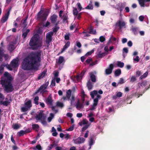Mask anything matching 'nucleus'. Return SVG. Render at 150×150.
Returning <instances> with one entry per match:
<instances>
[{
    "label": "nucleus",
    "instance_id": "obj_64",
    "mask_svg": "<svg viewBox=\"0 0 150 150\" xmlns=\"http://www.w3.org/2000/svg\"><path fill=\"white\" fill-rule=\"evenodd\" d=\"M36 149H37L38 150H42V148L41 147V146L40 144L37 145L36 146Z\"/></svg>",
    "mask_w": 150,
    "mask_h": 150
},
{
    "label": "nucleus",
    "instance_id": "obj_15",
    "mask_svg": "<svg viewBox=\"0 0 150 150\" xmlns=\"http://www.w3.org/2000/svg\"><path fill=\"white\" fill-rule=\"evenodd\" d=\"M58 16L55 14L53 15L50 17L51 22L52 24H55L57 20Z\"/></svg>",
    "mask_w": 150,
    "mask_h": 150
},
{
    "label": "nucleus",
    "instance_id": "obj_49",
    "mask_svg": "<svg viewBox=\"0 0 150 150\" xmlns=\"http://www.w3.org/2000/svg\"><path fill=\"white\" fill-rule=\"evenodd\" d=\"M55 79H53L52 80L51 84L50 85V86H51V87L54 86H55Z\"/></svg>",
    "mask_w": 150,
    "mask_h": 150
},
{
    "label": "nucleus",
    "instance_id": "obj_23",
    "mask_svg": "<svg viewBox=\"0 0 150 150\" xmlns=\"http://www.w3.org/2000/svg\"><path fill=\"white\" fill-rule=\"evenodd\" d=\"M70 44V42L69 41H68L64 46L63 48L62 49L61 52V53H62L66 49L68 48Z\"/></svg>",
    "mask_w": 150,
    "mask_h": 150
},
{
    "label": "nucleus",
    "instance_id": "obj_36",
    "mask_svg": "<svg viewBox=\"0 0 150 150\" xmlns=\"http://www.w3.org/2000/svg\"><path fill=\"white\" fill-rule=\"evenodd\" d=\"M86 72V71L84 70H83L81 74L77 76V79H79V77H81V78H82L84 75L85 72Z\"/></svg>",
    "mask_w": 150,
    "mask_h": 150
},
{
    "label": "nucleus",
    "instance_id": "obj_48",
    "mask_svg": "<svg viewBox=\"0 0 150 150\" xmlns=\"http://www.w3.org/2000/svg\"><path fill=\"white\" fill-rule=\"evenodd\" d=\"M63 22H66V23H67L68 22V21H67V20L68 19L67 16L66 15H64L63 16Z\"/></svg>",
    "mask_w": 150,
    "mask_h": 150
},
{
    "label": "nucleus",
    "instance_id": "obj_51",
    "mask_svg": "<svg viewBox=\"0 0 150 150\" xmlns=\"http://www.w3.org/2000/svg\"><path fill=\"white\" fill-rule=\"evenodd\" d=\"M116 40V38L114 37L112 35L111 36L109 39V42H112L113 41H115Z\"/></svg>",
    "mask_w": 150,
    "mask_h": 150
},
{
    "label": "nucleus",
    "instance_id": "obj_21",
    "mask_svg": "<svg viewBox=\"0 0 150 150\" xmlns=\"http://www.w3.org/2000/svg\"><path fill=\"white\" fill-rule=\"evenodd\" d=\"M19 25L20 26L23 27V29L25 28L27 26V21L22 19L21 20Z\"/></svg>",
    "mask_w": 150,
    "mask_h": 150
},
{
    "label": "nucleus",
    "instance_id": "obj_61",
    "mask_svg": "<svg viewBox=\"0 0 150 150\" xmlns=\"http://www.w3.org/2000/svg\"><path fill=\"white\" fill-rule=\"evenodd\" d=\"M89 127V125H86L83 126V127L82 128L81 130L82 131H84L85 130H86Z\"/></svg>",
    "mask_w": 150,
    "mask_h": 150
},
{
    "label": "nucleus",
    "instance_id": "obj_29",
    "mask_svg": "<svg viewBox=\"0 0 150 150\" xmlns=\"http://www.w3.org/2000/svg\"><path fill=\"white\" fill-rule=\"evenodd\" d=\"M98 94V91L96 90H94L93 91H91L90 93V95L92 98L93 99L94 98V96L97 95Z\"/></svg>",
    "mask_w": 150,
    "mask_h": 150
},
{
    "label": "nucleus",
    "instance_id": "obj_14",
    "mask_svg": "<svg viewBox=\"0 0 150 150\" xmlns=\"http://www.w3.org/2000/svg\"><path fill=\"white\" fill-rule=\"evenodd\" d=\"M18 60L14 59L12 60L11 62V67L13 68H15L18 66Z\"/></svg>",
    "mask_w": 150,
    "mask_h": 150
},
{
    "label": "nucleus",
    "instance_id": "obj_32",
    "mask_svg": "<svg viewBox=\"0 0 150 150\" xmlns=\"http://www.w3.org/2000/svg\"><path fill=\"white\" fill-rule=\"evenodd\" d=\"M121 73V70L120 69H118L115 71V76H120Z\"/></svg>",
    "mask_w": 150,
    "mask_h": 150
},
{
    "label": "nucleus",
    "instance_id": "obj_60",
    "mask_svg": "<svg viewBox=\"0 0 150 150\" xmlns=\"http://www.w3.org/2000/svg\"><path fill=\"white\" fill-rule=\"evenodd\" d=\"M96 106L97 105L93 103L91 107L90 108V110H94L96 109Z\"/></svg>",
    "mask_w": 150,
    "mask_h": 150
},
{
    "label": "nucleus",
    "instance_id": "obj_26",
    "mask_svg": "<svg viewBox=\"0 0 150 150\" xmlns=\"http://www.w3.org/2000/svg\"><path fill=\"white\" fill-rule=\"evenodd\" d=\"M45 86L43 84L39 88V89L38 90L34 93V95L38 93L40 91H42L43 90H45L47 88H45Z\"/></svg>",
    "mask_w": 150,
    "mask_h": 150
},
{
    "label": "nucleus",
    "instance_id": "obj_24",
    "mask_svg": "<svg viewBox=\"0 0 150 150\" xmlns=\"http://www.w3.org/2000/svg\"><path fill=\"white\" fill-rule=\"evenodd\" d=\"M30 31V30L29 29H28L26 30L25 32H24L23 29L22 30V37H23V39H25L26 38L28 33Z\"/></svg>",
    "mask_w": 150,
    "mask_h": 150
},
{
    "label": "nucleus",
    "instance_id": "obj_5",
    "mask_svg": "<svg viewBox=\"0 0 150 150\" xmlns=\"http://www.w3.org/2000/svg\"><path fill=\"white\" fill-rule=\"evenodd\" d=\"M42 13V11H40L37 15V18L39 20H41L42 21H45L48 16V14L46 13H44L41 15Z\"/></svg>",
    "mask_w": 150,
    "mask_h": 150
},
{
    "label": "nucleus",
    "instance_id": "obj_33",
    "mask_svg": "<svg viewBox=\"0 0 150 150\" xmlns=\"http://www.w3.org/2000/svg\"><path fill=\"white\" fill-rule=\"evenodd\" d=\"M21 126V125L20 124L16 123L12 125V128L14 129H19Z\"/></svg>",
    "mask_w": 150,
    "mask_h": 150
},
{
    "label": "nucleus",
    "instance_id": "obj_41",
    "mask_svg": "<svg viewBox=\"0 0 150 150\" xmlns=\"http://www.w3.org/2000/svg\"><path fill=\"white\" fill-rule=\"evenodd\" d=\"M79 13V11L77 10V9L76 8H73V14L74 16H76L78 15Z\"/></svg>",
    "mask_w": 150,
    "mask_h": 150
},
{
    "label": "nucleus",
    "instance_id": "obj_28",
    "mask_svg": "<svg viewBox=\"0 0 150 150\" xmlns=\"http://www.w3.org/2000/svg\"><path fill=\"white\" fill-rule=\"evenodd\" d=\"M107 54H106L105 52H104L101 53V52H100L97 54V57L98 58H101L105 56Z\"/></svg>",
    "mask_w": 150,
    "mask_h": 150
},
{
    "label": "nucleus",
    "instance_id": "obj_39",
    "mask_svg": "<svg viewBox=\"0 0 150 150\" xmlns=\"http://www.w3.org/2000/svg\"><path fill=\"white\" fill-rule=\"evenodd\" d=\"M71 101L70 104L71 105H72L73 104V103L75 101V96L73 94H72L71 96V99L70 98V100Z\"/></svg>",
    "mask_w": 150,
    "mask_h": 150
},
{
    "label": "nucleus",
    "instance_id": "obj_12",
    "mask_svg": "<svg viewBox=\"0 0 150 150\" xmlns=\"http://www.w3.org/2000/svg\"><path fill=\"white\" fill-rule=\"evenodd\" d=\"M10 14V11H8L5 13L4 16H3L1 20V23H4L6 22L8 18V16Z\"/></svg>",
    "mask_w": 150,
    "mask_h": 150
},
{
    "label": "nucleus",
    "instance_id": "obj_6",
    "mask_svg": "<svg viewBox=\"0 0 150 150\" xmlns=\"http://www.w3.org/2000/svg\"><path fill=\"white\" fill-rule=\"evenodd\" d=\"M4 78L3 79L1 80V83H4L5 81H11L12 80V78L11 75L9 74V73L7 72H5L4 74Z\"/></svg>",
    "mask_w": 150,
    "mask_h": 150
},
{
    "label": "nucleus",
    "instance_id": "obj_34",
    "mask_svg": "<svg viewBox=\"0 0 150 150\" xmlns=\"http://www.w3.org/2000/svg\"><path fill=\"white\" fill-rule=\"evenodd\" d=\"M140 6L142 7H145V0H138Z\"/></svg>",
    "mask_w": 150,
    "mask_h": 150
},
{
    "label": "nucleus",
    "instance_id": "obj_22",
    "mask_svg": "<svg viewBox=\"0 0 150 150\" xmlns=\"http://www.w3.org/2000/svg\"><path fill=\"white\" fill-rule=\"evenodd\" d=\"M6 100H5L4 101H3L2 100V101L1 102V103H0V104L1 105H4L7 106H8L11 103V102L12 101L11 99V98L10 99V101H7L8 100V98H6Z\"/></svg>",
    "mask_w": 150,
    "mask_h": 150
},
{
    "label": "nucleus",
    "instance_id": "obj_58",
    "mask_svg": "<svg viewBox=\"0 0 150 150\" xmlns=\"http://www.w3.org/2000/svg\"><path fill=\"white\" fill-rule=\"evenodd\" d=\"M32 126L33 129H37L39 127V126L38 124H33Z\"/></svg>",
    "mask_w": 150,
    "mask_h": 150
},
{
    "label": "nucleus",
    "instance_id": "obj_40",
    "mask_svg": "<svg viewBox=\"0 0 150 150\" xmlns=\"http://www.w3.org/2000/svg\"><path fill=\"white\" fill-rule=\"evenodd\" d=\"M132 30L135 35H137L138 34L137 28L136 27H132Z\"/></svg>",
    "mask_w": 150,
    "mask_h": 150
},
{
    "label": "nucleus",
    "instance_id": "obj_2",
    "mask_svg": "<svg viewBox=\"0 0 150 150\" xmlns=\"http://www.w3.org/2000/svg\"><path fill=\"white\" fill-rule=\"evenodd\" d=\"M29 45L31 47L35 46L37 48L41 47L42 46V42L39 40V37L37 35H34L31 38Z\"/></svg>",
    "mask_w": 150,
    "mask_h": 150
},
{
    "label": "nucleus",
    "instance_id": "obj_54",
    "mask_svg": "<svg viewBox=\"0 0 150 150\" xmlns=\"http://www.w3.org/2000/svg\"><path fill=\"white\" fill-rule=\"evenodd\" d=\"M94 142L93 139L91 138L90 139V141L89 142V146H92Z\"/></svg>",
    "mask_w": 150,
    "mask_h": 150
},
{
    "label": "nucleus",
    "instance_id": "obj_43",
    "mask_svg": "<svg viewBox=\"0 0 150 150\" xmlns=\"http://www.w3.org/2000/svg\"><path fill=\"white\" fill-rule=\"evenodd\" d=\"M85 8L89 10H92L93 8V6L91 4H89L85 7Z\"/></svg>",
    "mask_w": 150,
    "mask_h": 150
},
{
    "label": "nucleus",
    "instance_id": "obj_18",
    "mask_svg": "<svg viewBox=\"0 0 150 150\" xmlns=\"http://www.w3.org/2000/svg\"><path fill=\"white\" fill-rule=\"evenodd\" d=\"M126 6V3H120L118 5L117 9L120 10V12H121L122 11L123 9Z\"/></svg>",
    "mask_w": 150,
    "mask_h": 150
},
{
    "label": "nucleus",
    "instance_id": "obj_47",
    "mask_svg": "<svg viewBox=\"0 0 150 150\" xmlns=\"http://www.w3.org/2000/svg\"><path fill=\"white\" fill-rule=\"evenodd\" d=\"M39 97L38 96L35 97L34 99V103L35 104L37 105L38 104V100H39Z\"/></svg>",
    "mask_w": 150,
    "mask_h": 150
},
{
    "label": "nucleus",
    "instance_id": "obj_53",
    "mask_svg": "<svg viewBox=\"0 0 150 150\" xmlns=\"http://www.w3.org/2000/svg\"><path fill=\"white\" fill-rule=\"evenodd\" d=\"M136 80V78L135 76H132L131 78L130 81L132 83H133Z\"/></svg>",
    "mask_w": 150,
    "mask_h": 150
},
{
    "label": "nucleus",
    "instance_id": "obj_13",
    "mask_svg": "<svg viewBox=\"0 0 150 150\" xmlns=\"http://www.w3.org/2000/svg\"><path fill=\"white\" fill-rule=\"evenodd\" d=\"M85 139L83 137H79L74 140V143L76 144H80L84 142Z\"/></svg>",
    "mask_w": 150,
    "mask_h": 150
},
{
    "label": "nucleus",
    "instance_id": "obj_7",
    "mask_svg": "<svg viewBox=\"0 0 150 150\" xmlns=\"http://www.w3.org/2000/svg\"><path fill=\"white\" fill-rule=\"evenodd\" d=\"M53 34L52 32H50L47 33L45 40V42L47 44L49 45L50 43L52 41V36Z\"/></svg>",
    "mask_w": 150,
    "mask_h": 150
},
{
    "label": "nucleus",
    "instance_id": "obj_9",
    "mask_svg": "<svg viewBox=\"0 0 150 150\" xmlns=\"http://www.w3.org/2000/svg\"><path fill=\"white\" fill-rule=\"evenodd\" d=\"M45 102L48 105H52L53 100L51 95H50L47 98L45 99Z\"/></svg>",
    "mask_w": 150,
    "mask_h": 150
},
{
    "label": "nucleus",
    "instance_id": "obj_42",
    "mask_svg": "<svg viewBox=\"0 0 150 150\" xmlns=\"http://www.w3.org/2000/svg\"><path fill=\"white\" fill-rule=\"evenodd\" d=\"M56 106L60 108H63L64 106V105L63 103L59 101H57L56 103Z\"/></svg>",
    "mask_w": 150,
    "mask_h": 150
},
{
    "label": "nucleus",
    "instance_id": "obj_19",
    "mask_svg": "<svg viewBox=\"0 0 150 150\" xmlns=\"http://www.w3.org/2000/svg\"><path fill=\"white\" fill-rule=\"evenodd\" d=\"M90 78L93 82L95 83L96 81V76L93 72H91L89 73Z\"/></svg>",
    "mask_w": 150,
    "mask_h": 150
},
{
    "label": "nucleus",
    "instance_id": "obj_52",
    "mask_svg": "<svg viewBox=\"0 0 150 150\" xmlns=\"http://www.w3.org/2000/svg\"><path fill=\"white\" fill-rule=\"evenodd\" d=\"M77 6L79 10V11H80L82 9V8L81 6V4L79 2L77 3Z\"/></svg>",
    "mask_w": 150,
    "mask_h": 150
},
{
    "label": "nucleus",
    "instance_id": "obj_55",
    "mask_svg": "<svg viewBox=\"0 0 150 150\" xmlns=\"http://www.w3.org/2000/svg\"><path fill=\"white\" fill-rule=\"evenodd\" d=\"M99 40L100 42H103L105 40V38L104 36H101L99 38Z\"/></svg>",
    "mask_w": 150,
    "mask_h": 150
},
{
    "label": "nucleus",
    "instance_id": "obj_11",
    "mask_svg": "<svg viewBox=\"0 0 150 150\" xmlns=\"http://www.w3.org/2000/svg\"><path fill=\"white\" fill-rule=\"evenodd\" d=\"M15 42H11L8 44V49L10 52H12L16 48L15 45Z\"/></svg>",
    "mask_w": 150,
    "mask_h": 150
},
{
    "label": "nucleus",
    "instance_id": "obj_44",
    "mask_svg": "<svg viewBox=\"0 0 150 150\" xmlns=\"http://www.w3.org/2000/svg\"><path fill=\"white\" fill-rule=\"evenodd\" d=\"M148 74V72H146L144 74H143V75L141 76L139 78V79H142L144 78H146Z\"/></svg>",
    "mask_w": 150,
    "mask_h": 150
},
{
    "label": "nucleus",
    "instance_id": "obj_20",
    "mask_svg": "<svg viewBox=\"0 0 150 150\" xmlns=\"http://www.w3.org/2000/svg\"><path fill=\"white\" fill-rule=\"evenodd\" d=\"M117 25L119 27L120 29H121L123 28V27L125 28V23L124 21H119L118 22Z\"/></svg>",
    "mask_w": 150,
    "mask_h": 150
},
{
    "label": "nucleus",
    "instance_id": "obj_10",
    "mask_svg": "<svg viewBox=\"0 0 150 150\" xmlns=\"http://www.w3.org/2000/svg\"><path fill=\"white\" fill-rule=\"evenodd\" d=\"M114 67L113 64H110L108 68L105 70V74L108 75L111 74L112 72Z\"/></svg>",
    "mask_w": 150,
    "mask_h": 150
},
{
    "label": "nucleus",
    "instance_id": "obj_17",
    "mask_svg": "<svg viewBox=\"0 0 150 150\" xmlns=\"http://www.w3.org/2000/svg\"><path fill=\"white\" fill-rule=\"evenodd\" d=\"M44 115V114L43 113V112L41 111L39 114L36 116L35 118L37 120H40L43 117H45Z\"/></svg>",
    "mask_w": 150,
    "mask_h": 150
},
{
    "label": "nucleus",
    "instance_id": "obj_57",
    "mask_svg": "<svg viewBox=\"0 0 150 150\" xmlns=\"http://www.w3.org/2000/svg\"><path fill=\"white\" fill-rule=\"evenodd\" d=\"M94 52L93 50H92L91 51L88 52L85 54L86 56H88L91 55Z\"/></svg>",
    "mask_w": 150,
    "mask_h": 150
},
{
    "label": "nucleus",
    "instance_id": "obj_3",
    "mask_svg": "<svg viewBox=\"0 0 150 150\" xmlns=\"http://www.w3.org/2000/svg\"><path fill=\"white\" fill-rule=\"evenodd\" d=\"M1 84L4 87L5 90L8 93L12 92L14 90L11 81H5L4 83H1Z\"/></svg>",
    "mask_w": 150,
    "mask_h": 150
},
{
    "label": "nucleus",
    "instance_id": "obj_8",
    "mask_svg": "<svg viewBox=\"0 0 150 150\" xmlns=\"http://www.w3.org/2000/svg\"><path fill=\"white\" fill-rule=\"evenodd\" d=\"M3 50L0 47V61L2 62L3 61V57H4L5 60H7L8 57V54H4L3 52Z\"/></svg>",
    "mask_w": 150,
    "mask_h": 150
},
{
    "label": "nucleus",
    "instance_id": "obj_4",
    "mask_svg": "<svg viewBox=\"0 0 150 150\" xmlns=\"http://www.w3.org/2000/svg\"><path fill=\"white\" fill-rule=\"evenodd\" d=\"M24 107H23L21 109V111L22 112H25L30 109L32 106L31 101L29 100L24 103Z\"/></svg>",
    "mask_w": 150,
    "mask_h": 150
},
{
    "label": "nucleus",
    "instance_id": "obj_50",
    "mask_svg": "<svg viewBox=\"0 0 150 150\" xmlns=\"http://www.w3.org/2000/svg\"><path fill=\"white\" fill-rule=\"evenodd\" d=\"M45 119L46 117H43V119H42L40 120L41 122V123L43 125H47V122L45 120Z\"/></svg>",
    "mask_w": 150,
    "mask_h": 150
},
{
    "label": "nucleus",
    "instance_id": "obj_16",
    "mask_svg": "<svg viewBox=\"0 0 150 150\" xmlns=\"http://www.w3.org/2000/svg\"><path fill=\"white\" fill-rule=\"evenodd\" d=\"M71 90L69 89L66 92V97H63V99L64 100H65L67 98L68 100H70L71 96Z\"/></svg>",
    "mask_w": 150,
    "mask_h": 150
},
{
    "label": "nucleus",
    "instance_id": "obj_37",
    "mask_svg": "<svg viewBox=\"0 0 150 150\" xmlns=\"http://www.w3.org/2000/svg\"><path fill=\"white\" fill-rule=\"evenodd\" d=\"M64 61V57L63 56H60L59 57L57 62L59 64H61Z\"/></svg>",
    "mask_w": 150,
    "mask_h": 150
},
{
    "label": "nucleus",
    "instance_id": "obj_1",
    "mask_svg": "<svg viewBox=\"0 0 150 150\" xmlns=\"http://www.w3.org/2000/svg\"><path fill=\"white\" fill-rule=\"evenodd\" d=\"M41 56L40 52H30L24 59L22 62V69L25 70H38L39 64L41 61Z\"/></svg>",
    "mask_w": 150,
    "mask_h": 150
},
{
    "label": "nucleus",
    "instance_id": "obj_35",
    "mask_svg": "<svg viewBox=\"0 0 150 150\" xmlns=\"http://www.w3.org/2000/svg\"><path fill=\"white\" fill-rule=\"evenodd\" d=\"M76 107L77 108H83V106L82 104H81L80 103L79 100H78L76 105Z\"/></svg>",
    "mask_w": 150,
    "mask_h": 150
},
{
    "label": "nucleus",
    "instance_id": "obj_31",
    "mask_svg": "<svg viewBox=\"0 0 150 150\" xmlns=\"http://www.w3.org/2000/svg\"><path fill=\"white\" fill-rule=\"evenodd\" d=\"M6 66V64H1L0 66V75H1L3 73L4 70V67Z\"/></svg>",
    "mask_w": 150,
    "mask_h": 150
},
{
    "label": "nucleus",
    "instance_id": "obj_30",
    "mask_svg": "<svg viewBox=\"0 0 150 150\" xmlns=\"http://www.w3.org/2000/svg\"><path fill=\"white\" fill-rule=\"evenodd\" d=\"M46 73V71H44L40 74L38 77V79L39 80L41 79V78H43L45 75Z\"/></svg>",
    "mask_w": 150,
    "mask_h": 150
},
{
    "label": "nucleus",
    "instance_id": "obj_59",
    "mask_svg": "<svg viewBox=\"0 0 150 150\" xmlns=\"http://www.w3.org/2000/svg\"><path fill=\"white\" fill-rule=\"evenodd\" d=\"M89 33L90 34H96V31L95 30L94 31L93 28H91L90 29Z\"/></svg>",
    "mask_w": 150,
    "mask_h": 150
},
{
    "label": "nucleus",
    "instance_id": "obj_38",
    "mask_svg": "<svg viewBox=\"0 0 150 150\" xmlns=\"http://www.w3.org/2000/svg\"><path fill=\"white\" fill-rule=\"evenodd\" d=\"M124 63L120 61H118L117 63V66L120 67L122 68L124 66Z\"/></svg>",
    "mask_w": 150,
    "mask_h": 150
},
{
    "label": "nucleus",
    "instance_id": "obj_46",
    "mask_svg": "<svg viewBox=\"0 0 150 150\" xmlns=\"http://www.w3.org/2000/svg\"><path fill=\"white\" fill-rule=\"evenodd\" d=\"M57 145L54 143H53L52 144H51L49 146H48V149L50 150L52 148L56 146Z\"/></svg>",
    "mask_w": 150,
    "mask_h": 150
},
{
    "label": "nucleus",
    "instance_id": "obj_45",
    "mask_svg": "<svg viewBox=\"0 0 150 150\" xmlns=\"http://www.w3.org/2000/svg\"><path fill=\"white\" fill-rule=\"evenodd\" d=\"M147 81L145 80L142 81V82L140 83V86L142 87H145L147 85Z\"/></svg>",
    "mask_w": 150,
    "mask_h": 150
},
{
    "label": "nucleus",
    "instance_id": "obj_56",
    "mask_svg": "<svg viewBox=\"0 0 150 150\" xmlns=\"http://www.w3.org/2000/svg\"><path fill=\"white\" fill-rule=\"evenodd\" d=\"M59 29V26L55 27L53 29V33H56L58 30Z\"/></svg>",
    "mask_w": 150,
    "mask_h": 150
},
{
    "label": "nucleus",
    "instance_id": "obj_25",
    "mask_svg": "<svg viewBox=\"0 0 150 150\" xmlns=\"http://www.w3.org/2000/svg\"><path fill=\"white\" fill-rule=\"evenodd\" d=\"M87 86L89 90H91L93 87V85L91 82L90 80H89L87 82Z\"/></svg>",
    "mask_w": 150,
    "mask_h": 150
},
{
    "label": "nucleus",
    "instance_id": "obj_27",
    "mask_svg": "<svg viewBox=\"0 0 150 150\" xmlns=\"http://www.w3.org/2000/svg\"><path fill=\"white\" fill-rule=\"evenodd\" d=\"M101 98V96L99 95H97L96 97L94 99L93 104L96 105H97L98 103V99H100Z\"/></svg>",
    "mask_w": 150,
    "mask_h": 150
},
{
    "label": "nucleus",
    "instance_id": "obj_63",
    "mask_svg": "<svg viewBox=\"0 0 150 150\" xmlns=\"http://www.w3.org/2000/svg\"><path fill=\"white\" fill-rule=\"evenodd\" d=\"M18 135L20 136H22L24 135L23 130H21L18 133Z\"/></svg>",
    "mask_w": 150,
    "mask_h": 150
},
{
    "label": "nucleus",
    "instance_id": "obj_62",
    "mask_svg": "<svg viewBox=\"0 0 150 150\" xmlns=\"http://www.w3.org/2000/svg\"><path fill=\"white\" fill-rule=\"evenodd\" d=\"M122 93L120 92H118L117 93L116 95L117 97L120 98L122 96Z\"/></svg>",
    "mask_w": 150,
    "mask_h": 150
}]
</instances>
